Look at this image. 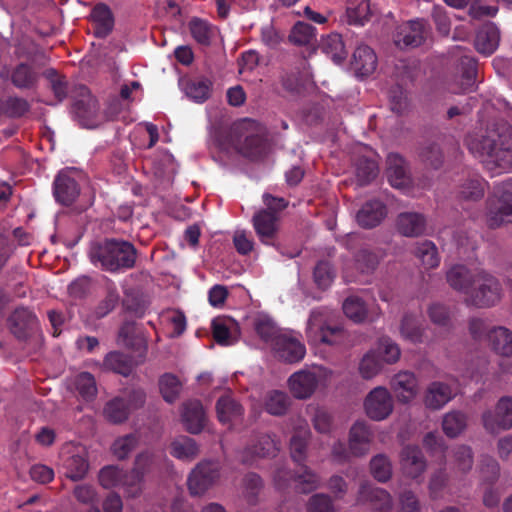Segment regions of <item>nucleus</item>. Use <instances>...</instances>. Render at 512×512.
<instances>
[{"label":"nucleus","instance_id":"nucleus-44","mask_svg":"<svg viewBox=\"0 0 512 512\" xmlns=\"http://www.w3.org/2000/svg\"><path fill=\"white\" fill-rule=\"evenodd\" d=\"M486 190V182L479 178H471L469 180H466L459 188V198L462 201H478L480 200Z\"/></svg>","mask_w":512,"mask_h":512},{"label":"nucleus","instance_id":"nucleus-49","mask_svg":"<svg viewBox=\"0 0 512 512\" xmlns=\"http://www.w3.org/2000/svg\"><path fill=\"white\" fill-rule=\"evenodd\" d=\"M290 405L289 396L282 391H271L267 394L265 408L272 415L284 414Z\"/></svg>","mask_w":512,"mask_h":512},{"label":"nucleus","instance_id":"nucleus-37","mask_svg":"<svg viewBox=\"0 0 512 512\" xmlns=\"http://www.w3.org/2000/svg\"><path fill=\"white\" fill-rule=\"evenodd\" d=\"M91 18L95 26V34L98 37H105L112 31L114 19L106 5H96L91 12Z\"/></svg>","mask_w":512,"mask_h":512},{"label":"nucleus","instance_id":"nucleus-62","mask_svg":"<svg viewBox=\"0 0 512 512\" xmlns=\"http://www.w3.org/2000/svg\"><path fill=\"white\" fill-rule=\"evenodd\" d=\"M370 15V7L367 0H361L356 7L347 8V17L350 24L364 25Z\"/></svg>","mask_w":512,"mask_h":512},{"label":"nucleus","instance_id":"nucleus-22","mask_svg":"<svg viewBox=\"0 0 512 512\" xmlns=\"http://www.w3.org/2000/svg\"><path fill=\"white\" fill-rule=\"evenodd\" d=\"M401 470L404 476L417 480L426 470V461L416 446H406L400 456Z\"/></svg>","mask_w":512,"mask_h":512},{"label":"nucleus","instance_id":"nucleus-45","mask_svg":"<svg viewBox=\"0 0 512 512\" xmlns=\"http://www.w3.org/2000/svg\"><path fill=\"white\" fill-rule=\"evenodd\" d=\"M342 308L344 314L355 323H361L367 319L368 310L366 304L358 296L346 298Z\"/></svg>","mask_w":512,"mask_h":512},{"label":"nucleus","instance_id":"nucleus-13","mask_svg":"<svg viewBox=\"0 0 512 512\" xmlns=\"http://www.w3.org/2000/svg\"><path fill=\"white\" fill-rule=\"evenodd\" d=\"M482 422L487 431L497 433L512 428V398L504 396L499 399L495 411H486Z\"/></svg>","mask_w":512,"mask_h":512},{"label":"nucleus","instance_id":"nucleus-31","mask_svg":"<svg viewBox=\"0 0 512 512\" xmlns=\"http://www.w3.org/2000/svg\"><path fill=\"white\" fill-rule=\"evenodd\" d=\"M377 66V57L374 51L366 46L360 45L353 53L352 67L356 74L365 77L372 74Z\"/></svg>","mask_w":512,"mask_h":512},{"label":"nucleus","instance_id":"nucleus-27","mask_svg":"<svg viewBox=\"0 0 512 512\" xmlns=\"http://www.w3.org/2000/svg\"><path fill=\"white\" fill-rule=\"evenodd\" d=\"M181 418L186 429L193 434L201 432L206 423L205 411L202 404L197 400H191L183 404Z\"/></svg>","mask_w":512,"mask_h":512},{"label":"nucleus","instance_id":"nucleus-35","mask_svg":"<svg viewBox=\"0 0 512 512\" xmlns=\"http://www.w3.org/2000/svg\"><path fill=\"white\" fill-rule=\"evenodd\" d=\"M492 349L501 356H512V331L506 327H495L488 333Z\"/></svg>","mask_w":512,"mask_h":512},{"label":"nucleus","instance_id":"nucleus-29","mask_svg":"<svg viewBox=\"0 0 512 512\" xmlns=\"http://www.w3.org/2000/svg\"><path fill=\"white\" fill-rule=\"evenodd\" d=\"M278 450V444L270 435L257 436L252 444L242 453L241 459L244 463H249L254 456L266 457L272 456Z\"/></svg>","mask_w":512,"mask_h":512},{"label":"nucleus","instance_id":"nucleus-1","mask_svg":"<svg viewBox=\"0 0 512 512\" xmlns=\"http://www.w3.org/2000/svg\"><path fill=\"white\" fill-rule=\"evenodd\" d=\"M470 152L489 170L512 167V126L498 123L469 135L466 140Z\"/></svg>","mask_w":512,"mask_h":512},{"label":"nucleus","instance_id":"nucleus-10","mask_svg":"<svg viewBox=\"0 0 512 512\" xmlns=\"http://www.w3.org/2000/svg\"><path fill=\"white\" fill-rule=\"evenodd\" d=\"M60 455L66 469L65 474L69 479L78 481L85 477L89 468L85 446L67 443L63 446Z\"/></svg>","mask_w":512,"mask_h":512},{"label":"nucleus","instance_id":"nucleus-19","mask_svg":"<svg viewBox=\"0 0 512 512\" xmlns=\"http://www.w3.org/2000/svg\"><path fill=\"white\" fill-rule=\"evenodd\" d=\"M80 100L75 103V113L82 126L94 128L99 124L98 103L87 88L82 87Z\"/></svg>","mask_w":512,"mask_h":512},{"label":"nucleus","instance_id":"nucleus-53","mask_svg":"<svg viewBox=\"0 0 512 512\" xmlns=\"http://www.w3.org/2000/svg\"><path fill=\"white\" fill-rule=\"evenodd\" d=\"M476 76V62L475 60L465 55L461 58V85L460 91H467L471 89L475 82Z\"/></svg>","mask_w":512,"mask_h":512},{"label":"nucleus","instance_id":"nucleus-4","mask_svg":"<svg viewBox=\"0 0 512 512\" xmlns=\"http://www.w3.org/2000/svg\"><path fill=\"white\" fill-rule=\"evenodd\" d=\"M91 261L108 271H117L133 267L136 250L125 241L107 240L90 251Z\"/></svg>","mask_w":512,"mask_h":512},{"label":"nucleus","instance_id":"nucleus-7","mask_svg":"<svg viewBox=\"0 0 512 512\" xmlns=\"http://www.w3.org/2000/svg\"><path fill=\"white\" fill-rule=\"evenodd\" d=\"M502 296L501 285L491 274L481 269H475L473 286L466 298L473 305L489 307L500 301Z\"/></svg>","mask_w":512,"mask_h":512},{"label":"nucleus","instance_id":"nucleus-16","mask_svg":"<svg viewBox=\"0 0 512 512\" xmlns=\"http://www.w3.org/2000/svg\"><path fill=\"white\" fill-rule=\"evenodd\" d=\"M76 173L72 170L59 172L54 180L53 193L57 202L62 205L72 204L79 195Z\"/></svg>","mask_w":512,"mask_h":512},{"label":"nucleus","instance_id":"nucleus-18","mask_svg":"<svg viewBox=\"0 0 512 512\" xmlns=\"http://www.w3.org/2000/svg\"><path fill=\"white\" fill-rule=\"evenodd\" d=\"M252 222L261 242L267 245L273 244L279 229L276 213L261 210L253 216Z\"/></svg>","mask_w":512,"mask_h":512},{"label":"nucleus","instance_id":"nucleus-11","mask_svg":"<svg viewBox=\"0 0 512 512\" xmlns=\"http://www.w3.org/2000/svg\"><path fill=\"white\" fill-rule=\"evenodd\" d=\"M365 414L374 421H382L390 416L394 408L393 398L386 387L377 386L364 399Z\"/></svg>","mask_w":512,"mask_h":512},{"label":"nucleus","instance_id":"nucleus-48","mask_svg":"<svg viewBox=\"0 0 512 512\" xmlns=\"http://www.w3.org/2000/svg\"><path fill=\"white\" fill-rule=\"evenodd\" d=\"M74 387L79 396L85 401H91L97 394L94 377L87 372L78 374L74 379Z\"/></svg>","mask_w":512,"mask_h":512},{"label":"nucleus","instance_id":"nucleus-36","mask_svg":"<svg viewBox=\"0 0 512 512\" xmlns=\"http://www.w3.org/2000/svg\"><path fill=\"white\" fill-rule=\"evenodd\" d=\"M372 351L382 364L392 365L399 361L401 349L399 345L389 337H381L376 342Z\"/></svg>","mask_w":512,"mask_h":512},{"label":"nucleus","instance_id":"nucleus-30","mask_svg":"<svg viewBox=\"0 0 512 512\" xmlns=\"http://www.w3.org/2000/svg\"><path fill=\"white\" fill-rule=\"evenodd\" d=\"M387 177L389 183L398 189H403L410 184L405 161L398 155L391 153L387 157Z\"/></svg>","mask_w":512,"mask_h":512},{"label":"nucleus","instance_id":"nucleus-42","mask_svg":"<svg viewBox=\"0 0 512 512\" xmlns=\"http://www.w3.org/2000/svg\"><path fill=\"white\" fill-rule=\"evenodd\" d=\"M321 49L336 64L342 63L347 57V51L342 37L331 34L322 40Z\"/></svg>","mask_w":512,"mask_h":512},{"label":"nucleus","instance_id":"nucleus-3","mask_svg":"<svg viewBox=\"0 0 512 512\" xmlns=\"http://www.w3.org/2000/svg\"><path fill=\"white\" fill-rule=\"evenodd\" d=\"M305 334L310 344L336 345L345 338V331L327 308H316L307 320Z\"/></svg>","mask_w":512,"mask_h":512},{"label":"nucleus","instance_id":"nucleus-5","mask_svg":"<svg viewBox=\"0 0 512 512\" xmlns=\"http://www.w3.org/2000/svg\"><path fill=\"white\" fill-rule=\"evenodd\" d=\"M333 377V371L322 365H312L300 369L287 380V387L294 398L306 400L312 397L319 387H326Z\"/></svg>","mask_w":512,"mask_h":512},{"label":"nucleus","instance_id":"nucleus-28","mask_svg":"<svg viewBox=\"0 0 512 512\" xmlns=\"http://www.w3.org/2000/svg\"><path fill=\"white\" fill-rule=\"evenodd\" d=\"M448 284L454 289L468 296L473 286L475 269H468L464 265H454L446 273Z\"/></svg>","mask_w":512,"mask_h":512},{"label":"nucleus","instance_id":"nucleus-51","mask_svg":"<svg viewBox=\"0 0 512 512\" xmlns=\"http://www.w3.org/2000/svg\"><path fill=\"white\" fill-rule=\"evenodd\" d=\"M382 367V362L371 349L361 359L359 373L364 379H372L381 372Z\"/></svg>","mask_w":512,"mask_h":512},{"label":"nucleus","instance_id":"nucleus-64","mask_svg":"<svg viewBox=\"0 0 512 512\" xmlns=\"http://www.w3.org/2000/svg\"><path fill=\"white\" fill-rule=\"evenodd\" d=\"M262 488V481L256 474H248L244 478L243 495L250 504L256 502L257 495Z\"/></svg>","mask_w":512,"mask_h":512},{"label":"nucleus","instance_id":"nucleus-38","mask_svg":"<svg viewBox=\"0 0 512 512\" xmlns=\"http://www.w3.org/2000/svg\"><path fill=\"white\" fill-rule=\"evenodd\" d=\"M10 325L12 332L17 337H24L26 331L36 326V317L26 308L16 309L10 316Z\"/></svg>","mask_w":512,"mask_h":512},{"label":"nucleus","instance_id":"nucleus-40","mask_svg":"<svg viewBox=\"0 0 512 512\" xmlns=\"http://www.w3.org/2000/svg\"><path fill=\"white\" fill-rule=\"evenodd\" d=\"M252 326L256 334L272 346L275 336L281 332L277 329L274 321L266 314H257L252 318Z\"/></svg>","mask_w":512,"mask_h":512},{"label":"nucleus","instance_id":"nucleus-32","mask_svg":"<svg viewBox=\"0 0 512 512\" xmlns=\"http://www.w3.org/2000/svg\"><path fill=\"white\" fill-rule=\"evenodd\" d=\"M386 215L384 205L377 200L368 201L357 213V222L364 228L378 225Z\"/></svg>","mask_w":512,"mask_h":512},{"label":"nucleus","instance_id":"nucleus-12","mask_svg":"<svg viewBox=\"0 0 512 512\" xmlns=\"http://www.w3.org/2000/svg\"><path fill=\"white\" fill-rule=\"evenodd\" d=\"M292 479L296 489L302 493H309L317 489L320 484L318 475L307 466L301 467L294 476L284 468L278 469L274 475V483L278 489L285 488Z\"/></svg>","mask_w":512,"mask_h":512},{"label":"nucleus","instance_id":"nucleus-33","mask_svg":"<svg viewBox=\"0 0 512 512\" xmlns=\"http://www.w3.org/2000/svg\"><path fill=\"white\" fill-rule=\"evenodd\" d=\"M426 221L419 213H401L397 219L398 231L407 237H416L425 231Z\"/></svg>","mask_w":512,"mask_h":512},{"label":"nucleus","instance_id":"nucleus-56","mask_svg":"<svg viewBox=\"0 0 512 512\" xmlns=\"http://www.w3.org/2000/svg\"><path fill=\"white\" fill-rule=\"evenodd\" d=\"M104 366L122 375H128L132 366L130 360L123 354L118 352L109 353L104 360Z\"/></svg>","mask_w":512,"mask_h":512},{"label":"nucleus","instance_id":"nucleus-21","mask_svg":"<svg viewBox=\"0 0 512 512\" xmlns=\"http://www.w3.org/2000/svg\"><path fill=\"white\" fill-rule=\"evenodd\" d=\"M425 23L422 20L402 24L395 35V44L399 48L417 47L425 39Z\"/></svg>","mask_w":512,"mask_h":512},{"label":"nucleus","instance_id":"nucleus-20","mask_svg":"<svg viewBox=\"0 0 512 512\" xmlns=\"http://www.w3.org/2000/svg\"><path fill=\"white\" fill-rule=\"evenodd\" d=\"M358 501L368 503L375 512H392L391 495L384 489L365 483L359 490Z\"/></svg>","mask_w":512,"mask_h":512},{"label":"nucleus","instance_id":"nucleus-17","mask_svg":"<svg viewBox=\"0 0 512 512\" xmlns=\"http://www.w3.org/2000/svg\"><path fill=\"white\" fill-rule=\"evenodd\" d=\"M390 387L401 403H409L419 391L418 379L414 373L409 371L396 373L390 380Z\"/></svg>","mask_w":512,"mask_h":512},{"label":"nucleus","instance_id":"nucleus-41","mask_svg":"<svg viewBox=\"0 0 512 512\" xmlns=\"http://www.w3.org/2000/svg\"><path fill=\"white\" fill-rule=\"evenodd\" d=\"M399 331L402 338L411 343H419L423 339L422 324L415 314L407 313L403 316Z\"/></svg>","mask_w":512,"mask_h":512},{"label":"nucleus","instance_id":"nucleus-34","mask_svg":"<svg viewBox=\"0 0 512 512\" xmlns=\"http://www.w3.org/2000/svg\"><path fill=\"white\" fill-rule=\"evenodd\" d=\"M499 39L500 36L497 27L492 23H488L478 31L475 39V47L478 52L484 55H490L498 47Z\"/></svg>","mask_w":512,"mask_h":512},{"label":"nucleus","instance_id":"nucleus-9","mask_svg":"<svg viewBox=\"0 0 512 512\" xmlns=\"http://www.w3.org/2000/svg\"><path fill=\"white\" fill-rule=\"evenodd\" d=\"M275 356L287 363H298L306 355V347L301 341L300 334L293 331L281 332L275 336L272 344Z\"/></svg>","mask_w":512,"mask_h":512},{"label":"nucleus","instance_id":"nucleus-23","mask_svg":"<svg viewBox=\"0 0 512 512\" xmlns=\"http://www.w3.org/2000/svg\"><path fill=\"white\" fill-rule=\"evenodd\" d=\"M373 433L364 421L353 424L349 432V453L359 457L367 454L370 450Z\"/></svg>","mask_w":512,"mask_h":512},{"label":"nucleus","instance_id":"nucleus-14","mask_svg":"<svg viewBox=\"0 0 512 512\" xmlns=\"http://www.w3.org/2000/svg\"><path fill=\"white\" fill-rule=\"evenodd\" d=\"M254 123L247 121L237 127L240 139L235 144L236 150L245 157L258 158L265 152V142L258 134L252 132Z\"/></svg>","mask_w":512,"mask_h":512},{"label":"nucleus","instance_id":"nucleus-59","mask_svg":"<svg viewBox=\"0 0 512 512\" xmlns=\"http://www.w3.org/2000/svg\"><path fill=\"white\" fill-rule=\"evenodd\" d=\"M137 438L135 435H126L117 438L111 447V451L118 459H124L135 448Z\"/></svg>","mask_w":512,"mask_h":512},{"label":"nucleus","instance_id":"nucleus-60","mask_svg":"<svg viewBox=\"0 0 512 512\" xmlns=\"http://www.w3.org/2000/svg\"><path fill=\"white\" fill-rule=\"evenodd\" d=\"M334 276V270L327 261H320L314 269V281L320 288L329 287Z\"/></svg>","mask_w":512,"mask_h":512},{"label":"nucleus","instance_id":"nucleus-2","mask_svg":"<svg viewBox=\"0 0 512 512\" xmlns=\"http://www.w3.org/2000/svg\"><path fill=\"white\" fill-rule=\"evenodd\" d=\"M153 456L144 452L137 456L135 466L130 474L123 472L117 466H106L99 472V482L103 488H123L130 497H135L142 490V479L153 465Z\"/></svg>","mask_w":512,"mask_h":512},{"label":"nucleus","instance_id":"nucleus-58","mask_svg":"<svg viewBox=\"0 0 512 512\" xmlns=\"http://www.w3.org/2000/svg\"><path fill=\"white\" fill-rule=\"evenodd\" d=\"M314 27L305 22H298L293 27L289 39L298 45L310 43L314 38Z\"/></svg>","mask_w":512,"mask_h":512},{"label":"nucleus","instance_id":"nucleus-55","mask_svg":"<svg viewBox=\"0 0 512 512\" xmlns=\"http://www.w3.org/2000/svg\"><path fill=\"white\" fill-rule=\"evenodd\" d=\"M192 37L200 44L208 45L213 36L212 27L201 19H192L189 23Z\"/></svg>","mask_w":512,"mask_h":512},{"label":"nucleus","instance_id":"nucleus-39","mask_svg":"<svg viewBox=\"0 0 512 512\" xmlns=\"http://www.w3.org/2000/svg\"><path fill=\"white\" fill-rule=\"evenodd\" d=\"M218 419L226 424L239 419L243 414L242 406L230 395L222 396L216 404Z\"/></svg>","mask_w":512,"mask_h":512},{"label":"nucleus","instance_id":"nucleus-61","mask_svg":"<svg viewBox=\"0 0 512 512\" xmlns=\"http://www.w3.org/2000/svg\"><path fill=\"white\" fill-rule=\"evenodd\" d=\"M210 86L208 80L192 81L186 87V94L197 102H203L209 97Z\"/></svg>","mask_w":512,"mask_h":512},{"label":"nucleus","instance_id":"nucleus-47","mask_svg":"<svg viewBox=\"0 0 512 512\" xmlns=\"http://www.w3.org/2000/svg\"><path fill=\"white\" fill-rule=\"evenodd\" d=\"M198 453L195 441L189 437L182 436L175 439L171 444V454L182 460H190Z\"/></svg>","mask_w":512,"mask_h":512},{"label":"nucleus","instance_id":"nucleus-43","mask_svg":"<svg viewBox=\"0 0 512 512\" xmlns=\"http://www.w3.org/2000/svg\"><path fill=\"white\" fill-rule=\"evenodd\" d=\"M467 426L466 415L459 411H450L443 416L442 429L450 438L460 435Z\"/></svg>","mask_w":512,"mask_h":512},{"label":"nucleus","instance_id":"nucleus-25","mask_svg":"<svg viewBox=\"0 0 512 512\" xmlns=\"http://www.w3.org/2000/svg\"><path fill=\"white\" fill-rule=\"evenodd\" d=\"M308 424L303 418L293 421V435L290 440V453L295 462H303L306 459L307 442L310 437Z\"/></svg>","mask_w":512,"mask_h":512},{"label":"nucleus","instance_id":"nucleus-52","mask_svg":"<svg viewBox=\"0 0 512 512\" xmlns=\"http://www.w3.org/2000/svg\"><path fill=\"white\" fill-rule=\"evenodd\" d=\"M159 389L165 401L174 402L181 391V383L176 376L164 374L159 380Z\"/></svg>","mask_w":512,"mask_h":512},{"label":"nucleus","instance_id":"nucleus-26","mask_svg":"<svg viewBox=\"0 0 512 512\" xmlns=\"http://www.w3.org/2000/svg\"><path fill=\"white\" fill-rule=\"evenodd\" d=\"M214 339L218 344L230 346L236 343L240 336L238 323L230 317H217L212 321Z\"/></svg>","mask_w":512,"mask_h":512},{"label":"nucleus","instance_id":"nucleus-6","mask_svg":"<svg viewBox=\"0 0 512 512\" xmlns=\"http://www.w3.org/2000/svg\"><path fill=\"white\" fill-rule=\"evenodd\" d=\"M487 223L492 228L512 223V179L495 185L494 196L488 202Z\"/></svg>","mask_w":512,"mask_h":512},{"label":"nucleus","instance_id":"nucleus-57","mask_svg":"<svg viewBox=\"0 0 512 512\" xmlns=\"http://www.w3.org/2000/svg\"><path fill=\"white\" fill-rule=\"evenodd\" d=\"M118 343L120 345L134 348L140 346L143 343V339L137 332V329L133 323H125L119 330Z\"/></svg>","mask_w":512,"mask_h":512},{"label":"nucleus","instance_id":"nucleus-50","mask_svg":"<svg viewBox=\"0 0 512 512\" xmlns=\"http://www.w3.org/2000/svg\"><path fill=\"white\" fill-rule=\"evenodd\" d=\"M370 470L373 477L379 482H386L392 476L391 462L383 454L376 455L371 459Z\"/></svg>","mask_w":512,"mask_h":512},{"label":"nucleus","instance_id":"nucleus-24","mask_svg":"<svg viewBox=\"0 0 512 512\" xmlns=\"http://www.w3.org/2000/svg\"><path fill=\"white\" fill-rule=\"evenodd\" d=\"M454 395L455 392L450 385L434 381L425 389L423 403L430 410H440L453 399Z\"/></svg>","mask_w":512,"mask_h":512},{"label":"nucleus","instance_id":"nucleus-15","mask_svg":"<svg viewBox=\"0 0 512 512\" xmlns=\"http://www.w3.org/2000/svg\"><path fill=\"white\" fill-rule=\"evenodd\" d=\"M219 467L215 462L200 463L188 478V487L192 495H202L218 479Z\"/></svg>","mask_w":512,"mask_h":512},{"label":"nucleus","instance_id":"nucleus-46","mask_svg":"<svg viewBox=\"0 0 512 512\" xmlns=\"http://www.w3.org/2000/svg\"><path fill=\"white\" fill-rule=\"evenodd\" d=\"M415 256L426 269L436 268L440 263L437 248L431 241L419 243L415 249Z\"/></svg>","mask_w":512,"mask_h":512},{"label":"nucleus","instance_id":"nucleus-54","mask_svg":"<svg viewBox=\"0 0 512 512\" xmlns=\"http://www.w3.org/2000/svg\"><path fill=\"white\" fill-rule=\"evenodd\" d=\"M37 81L36 72L29 66L21 64L12 74V82L18 88H31Z\"/></svg>","mask_w":512,"mask_h":512},{"label":"nucleus","instance_id":"nucleus-8","mask_svg":"<svg viewBox=\"0 0 512 512\" xmlns=\"http://www.w3.org/2000/svg\"><path fill=\"white\" fill-rule=\"evenodd\" d=\"M144 402V391L133 389L127 392L125 396L115 397L108 401L103 408V416L111 423H122L128 419L132 410L142 407Z\"/></svg>","mask_w":512,"mask_h":512},{"label":"nucleus","instance_id":"nucleus-63","mask_svg":"<svg viewBox=\"0 0 512 512\" xmlns=\"http://www.w3.org/2000/svg\"><path fill=\"white\" fill-rule=\"evenodd\" d=\"M377 173L378 167L374 160L363 158L357 164L356 175L362 184L370 182L377 176Z\"/></svg>","mask_w":512,"mask_h":512}]
</instances>
